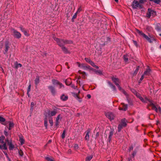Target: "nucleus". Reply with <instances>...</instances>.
I'll return each mask as SVG.
<instances>
[{"instance_id": "13d9d810", "label": "nucleus", "mask_w": 161, "mask_h": 161, "mask_svg": "<svg viewBox=\"0 0 161 161\" xmlns=\"http://www.w3.org/2000/svg\"><path fill=\"white\" fill-rule=\"evenodd\" d=\"M78 145L77 144H75L74 145V148L76 150L78 149Z\"/></svg>"}, {"instance_id": "f257e3e1", "label": "nucleus", "mask_w": 161, "mask_h": 161, "mask_svg": "<svg viewBox=\"0 0 161 161\" xmlns=\"http://www.w3.org/2000/svg\"><path fill=\"white\" fill-rule=\"evenodd\" d=\"M136 31L140 35L142 36L144 38L146 39L147 41L150 43L153 42V41H156V39L155 38V36L152 35H149V36L146 35L142 31H139L138 29L136 30Z\"/></svg>"}, {"instance_id": "f03ea898", "label": "nucleus", "mask_w": 161, "mask_h": 161, "mask_svg": "<svg viewBox=\"0 0 161 161\" xmlns=\"http://www.w3.org/2000/svg\"><path fill=\"white\" fill-rule=\"evenodd\" d=\"M5 138V137L3 136H0V149L2 150H6L8 149L6 143L4 142Z\"/></svg>"}, {"instance_id": "c03bdc74", "label": "nucleus", "mask_w": 161, "mask_h": 161, "mask_svg": "<svg viewBox=\"0 0 161 161\" xmlns=\"http://www.w3.org/2000/svg\"><path fill=\"white\" fill-rule=\"evenodd\" d=\"M136 93H135V95L136 96V97L139 98L140 99V98L142 96H141L140 94L138 93L136 91H135Z\"/></svg>"}, {"instance_id": "473e14b6", "label": "nucleus", "mask_w": 161, "mask_h": 161, "mask_svg": "<svg viewBox=\"0 0 161 161\" xmlns=\"http://www.w3.org/2000/svg\"><path fill=\"white\" fill-rule=\"evenodd\" d=\"M147 101H148L149 102V103L148 104V106H152L153 105H154V104L153 103L152 101L149 99H147ZM147 108L148 109V107H147Z\"/></svg>"}, {"instance_id": "f3484780", "label": "nucleus", "mask_w": 161, "mask_h": 161, "mask_svg": "<svg viewBox=\"0 0 161 161\" xmlns=\"http://www.w3.org/2000/svg\"><path fill=\"white\" fill-rule=\"evenodd\" d=\"M40 82V77L37 76L36 77V79L35 80V86L36 87H37L38 84Z\"/></svg>"}, {"instance_id": "9d476101", "label": "nucleus", "mask_w": 161, "mask_h": 161, "mask_svg": "<svg viewBox=\"0 0 161 161\" xmlns=\"http://www.w3.org/2000/svg\"><path fill=\"white\" fill-rule=\"evenodd\" d=\"M128 122L127 120L125 119L124 118L122 119L121 120V122L120 123L122 126L125 127L127 125V123Z\"/></svg>"}, {"instance_id": "603ef678", "label": "nucleus", "mask_w": 161, "mask_h": 161, "mask_svg": "<svg viewBox=\"0 0 161 161\" xmlns=\"http://www.w3.org/2000/svg\"><path fill=\"white\" fill-rule=\"evenodd\" d=\"M82 8L81 7H80L78 9L76 13L78 14L82 11Z\"/></svg>"}, {"instance_id": "c9c22d12", "label": "nucleus", "mask_w": 161, "mask_h": 161, "mask_svg": "<svg viewBox=\"0 0 161 161\" xmlns=\"http://www.w3.org/2000/svg\"><path fill=\"white\" fill-rule=\"evenodd\" d=\"M44 126L46 128V129H47V118H46L44 119Z\"/></svg>"}, {"instance_id": "e2e57ef3", "label": "nucleus", "mask_w": 161, "mask_h": 161, "mask_svg": "<svg viewBox=\"0 0 161 161\" xmlns=\"http://www.w3.org/2000/svg\"><path fill=\"white\" fill-rule=\"evenodd\" d=\"M138 72V70L136 69L133 74V75H136L137 74Z\"/></svg>"}, {"instance_id": "052dcab7", "label": "nucleus", "mask_w": 161, "mask_h": 161, "mask_svg": "<svg viewBox=\"0 0 161 161\" xmlns=\"http://www.w3.org/2000/svg\"><path fill=\"white\" fill-rule=\"evenodd\" d=\"M136 152L135 151H134L133 152L132 155L133 158H134L135 155H136Z\"/></svg>"}, {"instance_id": "1a4fd4ad", "label": "nucleus", "mask_w": 161, "mask_h": 161, "mask_svg": "<svg viewBox=\"0 0 161 161\" xmlns=\"http://www.w3.org/2000/svg\"><path fill=\"white\" fill-rule=\"evenodd\" d=\"M48 88L51 92L52 95L53 96H55L56 93V90L55 88L52 86H48Z\"/></svg>"}, {"instance_id": "6e6552de", "label": "nucleus", "mask_w": 161, "mask_h": 161, "mask_svg": "<svg viewBox=\"0 0 161 161\" xmlns=\"http://www.w3.org/2000/svg\"><path fill=\"white\" fill-rule=\"evenodd\" d=\"M105 115L110 121L113 120L115 116L112 113L108 112L106 113Z\"/></svg>"}, {"instance_id": "de8ad7c7", "label": "nucleus", "mask_w": 161, "mask_h": 161, "mask_svg": "<svg viewBox=\"0 0 161 161\" xmlns=\"http://www.w3.org/2000/svg\"><path fill=\"white\" fill-rule=\"evenodd\" d=\"M19 155L21 156H22L23 155V153L21 150L19 151Z\"/></svg>"}, {"instance_id": "c85d7f7f", "label": "nucleus", "mask_w": 161, "mask_h": 161, "mask_svg": "<svg viewBox=\"0 0 161 161\" xmlns=\"http://www.w3.org/2000/svg\"><path fill=\"white\" fill-rule=\"evenodd\" d=\"M129 56L127 55H124L123 56V58L125 62H127L128 61Z\"/></svg>"}, {"instance_id": "8fccbe9b", "label": "nucleus", "mask_w": 161, "mask_h": 161, "mask_svg": "<svg viewBox=\"0 0 161 161\" xmlns=\"http://www.w3.org/2000/svg\"><path fill=\"white\" fill-rule=\"evenodd\" d=\"M85 59L86 61L89 63V64H90V63H91V62L92 61L90 59L87 58H85Z\"/></svg>"}, {"instance_id": "4468645a", "label": "nucleus", "mask_w": 161, "mask_h": 161, "mask_svg": "<svg viewBox=\"0 0 161 161\" xmlns=\"http://www.w3.org/2000/svg\"><path fill=\"white\" fill-rule=\"evenodd\" d=\"M5 121V119L4 118L0 116V122L3 125H6L7 124V123H6L7 122Z\"/></svg>"}, {"instance_id": "a19ab883", "label": "nucleus", "mask_w": 161, "mask_h": 161, "mask_svg": "<svg viewBox=\"0 0 161 161\" xmlns=\"http://www.w3.org/2000/svg\"><path fill=\"white\" fill-rule=\"evenodd\" d=\"M45 159L48 161H53L52 158L50 157H45Z\"/></svg>"}, {"instance_id": "f704fd0d", "label": "nucleus", "mask_w": 161, "mask_h": 161, "mask_svg": "<svg viewBox=\"0 0 161 161\" xmlns=\"http://www.w3.org/2000/svg\"><path fill=\"white\" fill-rule=\"evenodd\" d=\"M150 1H153L157 4H159L161 2V0H149Z\"/></svg>"}, {"instance_id": "cd10ccee", "label": "nucleus", "mask_w": 161, "mask_h": 161, "mask_svg": "<svg viewBox=\"0 0 161 161\" xmlns=\"http://www.w3.org/2000/svg\"><path fill=\"white\" fill-rule=\"evenodd\" d=\"M114 132L113 131H111L109 133V135L108 136V140L109 142H110L111 140L112 136L113 135Z\"/></svg>"}, {"instance_id": "2eb2a0df", "label": "nucleus", "mask_w": 161, "mask_h": 161, "mask_svg": "<svg viewBox=\"0 0 161 161\" xmlns=\"http://www.w3.org/2000/svg\"><path fill=\"white\" fill-rule=\"evenodd\" d=\"M81 68L85 70H87L88 69H91V67L90 66H86L84 64H82Z\"/></svg>"}, {"instance_id": "aec40b11", "label": "nucleus", "mask_w": 161, "mask_h": 161, "mask_svg": "<svg viewBox=\"0 0 161 161\" xmlns=\"http://www.w3.org/2000/svg\"><path fill=\"white\" fill-rule=\"evenodd\" d=\"M57 111L55 110H53L51 111H49L48 112V115L50 116H53L57 114Z\"/></svg>"}, {"instance_id": "a878e982", "label": "nucleus", "mask_w": 161, "mask_h": 161, "mask_svg": "<svg viewBox=\"0 0 161 161\" xmlns=\"http://www.w3.org/2000/svg\"><path fill=\"white\" fill-rule=\"evenodd\" d=\"M60 114H59L57 117L56 120L55 125L56 126H58L59 124V119L60 117Z\"/></svg>"}, {"instance_id": "338daca9", "label": "nucleus", "mask_w": 161, "mask_h": 161, "mask_svg": "<svg viewBox=\"0 0 161 161\" xmlns=\"http://www.w3.org/2000/svg\"><path fill=\"white\" fill-rule=\"evenodd\" d=\"M139 3H140V4L143 3H144V0H140Z\"/></svg>"}, {"instance_id": "b1692460", "label": "nucleus", "mask_w": 161, "mask_h": 161, "mask_svg": "<svg viewBox=\"0 0 161 161\" xmlns=\"http://www.w3.org/2000/svg\"><path fill=\"white\" fill-rule=\"evenodd\" d=\"M60 98L62 100L65 101L68 99V96H65L63 94L61 96Z\"/></svg>"}, {"instance_id": "0e129e2a", "label": "nucleus", "mask_w": 161, "mask_h": 161, "mask_svg": "<svg viewBox=\"0 0 161 161\" xmlns=\"http://www.w3.org/2000/svg\"><path fill=\"white\" fill-rule=\"evenodd\" d=\"M20 28L21 31L23 32H24V31L25 30V29L24 28H23L22 27L20 26Z\"/></svg>"}, {"instance_id": "58836bf2", "label": "nucleus", "mask_w": 161, "mask_h": 161, "mask_svg": "<svg viewBox=\"0 0 161 161\" xmlns=\"http://www.w3.org/2000/svg\"><path fill=\"white\" fill-rule=\"evenodd\" d=\"M152 109H153V110H155L156 112H158V108H157L156 106L154 104L152 106Z\"/></svg>"}, {"instance_id": "ddd939ff", "label": "nucleus", "mask_w": 161, "mask_h": 161, "mask_svg": "<svg viewBox=\"0 0 161 161\" xmlns=\"http://www.w3.org/2000/svg\"><path fill=\"white\" fill-rule=\"evenodd\" d=\"M90 133V130L89 129H88L86 130V134L85 136V140L88 141L89 139V134Z\"/></svg>"}, {"instance_id": "2f4dec72", "label": "nucleus", "mask_w": 161, "mask_h": 161, "mask_svg": "<svg viewBox=\"0 0 161 161\" xmlns=\"http://www.w3.org/2000/svg\"><path fill=\"white\" fill-rule=\"evenodd\" d=\"M90 64L92 66L94 67L97 69H99V67L98 66L96 65L95 64V63L93 62L92 61L90 63Z\"/></svg>"}, {"instance_id": "dca6fc26", "label": "nucleus", "mask_w": 161, "mask_h": 161, "mask_svg": "<svg viewBox=\"0 0 161 161\" xmlns=\"http://www.w3.org/2000/svg\"><path fill=\"white\" fill-rule=\"evenodd\" d=\"M72 94L73 96L75 98H76L80 102H81L82 101V99L80 98L78 94L75 93H72Z\"/></svg>"}, {"instance_id": "3c124183", "label": "nucleus", "mask_w": 161, "mask_h": 161, "mask_svg": "<svg viewBox=\"0 0 161 161\" xmlns=\"http://www.w3.org/2000/svg\"><path fill=\"white\" fill-rule=\"evenodd\" d=\"M31 85L30 84L29 86H28V89H27V94H28V93L30 92L31 90Z\"/></svg>"}, {"instance_id": "72a5a7b5", "label": "nucleus", "mask_w": 161, "mask_h": 161, "mask_svg": "<svg viewBox=\"0 0 161 161\" xmlns=\"http://www.w3.org/2000/svg\"><path fill=\"white\" fill-rule=\"evenodd\" d=\"M140 99L141 101H142V102L144 103H147V98H146L145 99H144L142 97L140 98Z\"/></svg>"}, {"instance_id": "ea45409f", "label": "nucleus", "mask_w": 161, "mask_h": 161, "mask_svg": "<svg viewBox=\"0 0 161 161\" xmlns=\"http://www.w3.org/2000/svg\"><path fill=\"white\" fill-rule=\"evenodd\" d=\"M66 133L65 130H64L63 132L61 135V137L62 139H64L65 138V134Z\"/></svg>"}, {"instance_id": "4d7b16f0", "label": "nucleus", "mask_w": 161, "mask_h": 161, "mask_svg": "<svg viewBox=\"0 0 161 161\" xmlns=\"http://www.w3.org/2000/svg\"><path fill=\"white\" fill-rule=\"evenodd\" d=\"M144 74L142 75L140 78V79L139 80V82H140L141 81L144 79Z\"/></svg>"}, {"instance_id": "bf43d9fd", "label": "nucleus", "mask_w": 161, "mask_h": 161, "mask_svg": "<svg viewBox=\"0 0 161 161\" xmlns=\"http://www.w3.org/2000/svg\"><path fill=\"white\" fill-rule=\"evenodd\" d=\"M4 134L6 136H8V132L6 130H5L4 131Z\"/></svg>"}, {"instance_id": "c756f323", "label": "nucleus", "mask_w": 161, "mask_h": 161, "mask_svg": "<svg viewBox=\"0 0 161 161\" xmlns=\"http://www.w3.org/2000/svg\"><path fill=\"white\" fill-rule=\"evenodd\" d=\"M93 155H91L87 156L86 158V161H90L92 158Z\"/></svg>"}, {"instance_id": "4c0bfd02", "label": "nucleus", "mask_w": 161, "mask_h": 161, "mask_svg": "<svg viewBox=\"0 0 161 161\" xmlns=\"http://www.w3.org/2000/svg\"><path fill=\"white\" fill-rule=\"evenodd\" d=\"M52 81L53 84H58L59 83V82L56 80L53 79L52 80Z\"/></svg>"}, {"instance_id": "774afa93", "label": "nucleus", "mask_w": 161, "mask_h": 161, "mask_svg": "<svg viewBox=\"0 0 161 161\" xmlns=\"http://www.w3.org/2000/svg\"><path fill=\"white\" fill-rule=\"evenodd\" d=\"M99 136V132H97L96 135V138H97Z\"/></svg>"}, {"instance_id": "a18cd8bd", "label": "nucleus", "mask_w": 161, "mask_h": 161, "mask_svg": "<svg viewBox=\"0 0 161 161\" xmlns=\"http://www.w3.org/2000/svg\"><path fill=\"white\" fill-rule=\"evenodd\" d=\"M81 74H82V77L83 79H86V73L85 72H83L81 73Z\"/></svg>"}, {"instance_id": "79ce46f5", "label": "nucleus", "mask_w": 161, "mask_h": 161, "mask_svg": "<svg viewBox=\"0 0 161 161\" xmlns=\"http://www.w3.org/2000/svg\"><path fill=\"white\" fill-rule=\"evenodd\" d=\"M16 63L17 64L16 65V66H15V68L17 69L19 67H21L22 65V64H19H19H18L17 62H16L15 64Z\"/></svg>"}, {"instance_id": "7ed1b4c3", "label": "nucleus", "mask_w": 161, "mask_h": 161, "mask_svg": "<svg viewBox=\"0 0 161 161\" xmlns=\"http://www.w3.org/2000/svg\"><path fill=\"white\" fill-rule=\"evenodd\" d=\"M131 6L134 9H136L138 8L139 9H142L143 8V5L140 4L138 1L136 0L133 1Z\"/></svg>"}, {"instance_id": "7c9ffc66", "label": "nucleus", "mask_w": 161, "mask_h": 161, "mask_svg": "<svg viewBox=\"0 0 161 161\" xmlns=\"http://www.w3.org/2000/svg\"><path fill=\"white\" fill-rule=\"evenodd\" d=\"M125 127L124 126H122L121 124H119V125L118 126V131L119 132L123 128Z\"/></svg>"}, {"instance_id": "69168bd1", "label": "nucleus", "mask_w": 161, "mask_h": 161, "mask_svg": "<svg viewBox=\"0 0 161 161\" xmlns=\"http://www.w3.org/2000/svg\"><path fill=\"white\" fill-rule=\"evenodd\" d=\"M71 87L73 88H74V89H75L76 88L77 86H75L74 85L72 84V85H71Z\"/></svg>"}, {"instance_id": "680f3d73", "label": "nucleus", "mask_w": 161, "mask_h": 161, "mask_svg": "<svg viewBox=\"0 0 161 161\" xmlns=\"http://www.w3.org/2000/svg\"><path fill=\"white\" fill-rule=\"evenodd\" d=\"M119 90L121 92L122 91V90H123V89H122V88L120 87V86H119V85L118 86H117Z\"/></svg>"}, {"instance_id": "09e8293b", "label": "nucleus", "mask_w": 161, "mask_h": 161, "mask_svg": "<svg viewBox=\"0 0 161 161\" xmlns=\"http://www.w3.org/2000/svg\"><path fill=\"white\" fill-rule=\"evenodd\" d=\"M49 123L51 126H52L53 124V122L52 119H50L49 120Z\"/></svg>"}, {"instance_id": "6e6d98bb", "label": "nucleus", "mask_w": 161, "mask_h": 161, "mask_svg": "<svg viewBox=\"0 0 161 161\" xmlns=\"http://www.w3.org/2000/svg\"><path fill=\"white\" fill-rule=\"evenodd\" d=\"M122 92L124 95H125V96H128V95L126 92L123 89V90H122V91H121Z\"/></svg>"}, {"instance_id": "9b49d317", "label": "nucleus", "mask_w": 161, "mask_h": 161, "mask_svg": "<svg viewBox=\"0 0 161 161\" xmlns=\"http://www.w3.org/2000/svg\"><path fill=\"white\" fill-rule=\"evenodd\" d=\"M112 80L116 86L119 85V81L118 78L112 77Z\"/></svg>"}, {"instance_id": "0eeeda50", "label": "nucleus", "mask_w": 161, "mask_h": 161, "mask_svg": "<svg viewBox=\"0 0 161 161\" xmlns=\"http://www.w3.org/2000/svg\"><path fill=\"white\" fill-rule=\"evenodd\" d=\"M10 44L9 42L6 41L5 42L4 44V54H6L7 53L8 49L10 48Z\"/></svg>"}, {"instance_id": "5701e85b", "label": "nucleus", "mask_w": 161, "mask_h": 161, "mask_svg": "<svg viewBox=\"0 0 161 161\" xmlns=\"http://www.w3.org/2000/svg\"><path fill=\"white\" fill-rule=\"evenodd\" d=\"M121 104L122 105V108H123V111H125L127 109L128 106L127 105L125 104L124 103H121Z\"/></svg>"}, {"instance_id": "864d4df0", "label": "nucleus", "mask_w": 161, "mask_h": 161, "mask_svg": "<svg viewBox=\"0 0 161 161\" xmlns=\"http://www.w3.org/2000/svg\"><path fill=\"white\" fill-rule=\"evenodd\" d=\"M132 41L133 42L134 44L135 45V46L136 47H137L138 46V43L136 41H135L134 40H133Z\"/></svg>"}, {"instance_id": "423d86ee", "label": "nucleus", "mask_w": 161, "mask_h": 161, "mask_svg": "<svg viewBox=\"0 0 161 161\" xmlns=\"http://www.w3.org/2000/svg\"><path fill=\"white\" fill-rule=\"evenodd\" d=\"M54 40L57 42V44L61 47L64 46V39L58 38L55 37H53Z\"/></svg>"}, {"instance_id": "6ab92c4d", "label": "nucleus", "mask_w": 161, "mask_h": 161, "mask_svg": "<svg viewBox=\"0 0 161 161\" xmlns=\"http://www.w3.org/2000/svg\"><path fill=\"white\" fill-rule=\"evenodd\" d=\"M61 49L63 52L65 53H69V52L68 49L66 48L64 46L62 47H61Z\"/></svg>"}, {"instance_id": "e433bc0d", "label": "nucleus", "mask_w": 161, "mask_h": 161, "mask_svg": "<svg viewBox=\"0 0 161 161\" xmlns=\"http://www.w3.org/2000/svg\"><path fill=\"white\" fill-rule=\"evenodd\" d=\"M77 13H76L73 16V17L72 19V22H74V21L75 19H76L77 17Z\"/></svg>"}, {"instance_id": "39448f33", "label": "nucleus", "mask_w": 161, "mask_h": 161, "mask_svg": "<svg viewBox=\"0 0 161 161\" xmlns=\"http://www.w3.org/2000/svg\"><path fill=\"white\" fill-rule=\"evenodd\" d=\"M156 12L154 10H152L151 9L149 8L147 9V11L146 14V16L148 18H149L152 16H154L156 15Z\"/></svg>"}, {"instance_id": "37998d69", "label": "nucleus", "mask_w": 161, "mask_h": 161, "mask_svg": "<svg viewBox=\"0 0 161 161\" xmlns=\"http://www.w3.org/2000/svg\"><path fill=\"white\" fill-rule=\"evenodd\" d=\"M69 80H66L65 81V83L66 85L68 86L71 83L70 81H69Z\"/></svg>"}, {"instance_id": "f8f14e48", "label": "nucleus", "mask_w": 161, "mask_h": 161, "mask_svg": "<svg viewBox=\"0 0 161 161\" xmlns=\"http://www.w3.org/2000/svg\"><path fill=\"white\" fill-rule=\"evenodd\" d=\"M7 123V124L8 123L9 124V127L8 128L9 130H11L12 128L14 127V124L13 122L10 121H7L6 123Z\"/></svg>"}, {"instance_id": "5fc2aeb1", "label": "nucleus", "mask_w": 161, "mask_h": 161, "mask_svg": "<svg viewBox=\"0 0 161 161\" xmlns=\"http://www.w3.org/2000/svg\"><path fill=\"white\" fill-rule=\"evenodd\" d=\"M5 141L7 143V144H8L10 143L11 142L12 140H10V141H9L8 137H7L6 139L5 140Z\"/></svg>"}, {"instance_id": "393cba45", "label": "nucleus", "mask_w": 161, "mask_h": 161, "mask_svg": "<svg viewBox=\"0 0 161 161\" xmlns=\"http://www.w3.org/2000/svg\"><path fill=\"white\" fill-rule=\"evenodd\" d=\"M64 45L65 44H72L73 43L72 41L71 40L64 39Z\"/></svg>"}, {"instance_id": "bb28decb", "label": "nucleus", "mask_w": 161, "mask_h": 161, "mask_svg": "<svg viewBox=\"0 0 161 161\" xmlns=\"http://www.w3.org/2000/svg\"><path fill=\"white\" fill-rule=\"evenodd\" d=\"M8 145H9V149L10 150H12L14 148V146L12 143V142Z\"/></svg>"}, {"instance_id": "a211bd4d", "label": "nucleus", "mask_w": 161, "mask_h": 161, "mask_svg": "<svg viewBox=\"0 0 161 161\" xmlns=\"http://www.w3.org/2000/svg\"><path fill=\"white\" fill-rule=\"evenodd\" d=\"M90 69L95 72L96 74H98L99 75H101L102 74V72L100 70H97L95 69L92 68H91Z\"/></svg>"}, {"instance_id": "412c9836", "label": "nucleus", "mask_w": 161, "mask_h": 161, "mask_svg": "<svg viewBox=\"0 0 161 161\" xmlns=\"http://www.w3.org/2000/svg\"><path fill=\"white\" fill-rule=\"evenodd\" d=\"M108 83L112 89H113L114 91H116V88L115 86L112 83H111L110 81H108Z\"/></svg>"}, {"instance_id": "20e7f679", "label": "nucleus", "mask_w": 161, "mask_h": 161, "mask_svg": "<svg viewBox=\"0 0 161 161\" xmlns=\"http://www.w3.org/2000/svg\"><path fill=\"white\" fill-rule=\"evenodd\" d=\"M11 31L12 35L14 37L17 39H19L21 38V34L19 32L13 28L11 29Z\"/></svg>"}, {"instance_id": "4be33fe9", "label": "nucleus", "mask_w": 161, "mask_h": 161, "mask_svg": "<svg viewBox=\"0 0 161 161\" xmlns=\"http://www.w3.org/2000/svg\"><path fill=\"white\" fill-rule=\"evenodd\" d=\"M151 69L149 68H148L144 72V75H150V72H151Z\"/></svg>"}, {"instance_id": "49530a36", "label": "nucleus", "mask_w": 161, "mask_h": 161, "mask_svg": "<svg viewBox=\"0 0 161 161\" xmlns=\"http://www.w3.org/2000/svg\"><path fill=\"white\" fill-rule=\"evenodd\" d=\"M19 141L20 142L21 145H23L24 144L25 141L23 139L20 138L19 139Z\"/></svg>"}]
</instances>
